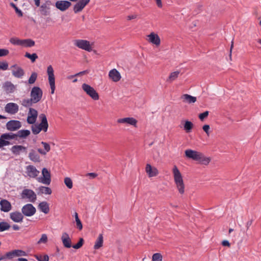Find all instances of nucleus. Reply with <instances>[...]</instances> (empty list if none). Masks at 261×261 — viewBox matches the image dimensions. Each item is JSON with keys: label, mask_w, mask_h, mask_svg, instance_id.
Segmentation results:
<instances>
[{"label": "nucleus", "mask_w": 261, "mask_h": 261, "mask_svg": "<svg viewBox=\"0 0 261 261\" xmlns=\"http://www.w3.org/2000/svg\"><path fill=\"white\" fill-rule=\"evenodd\" d=\"M172 172L177 189L180 194H183L185 192V185L181 174L176 166L173 167Z\"/></svg>", "instance_id": "2"}, {"label": "nucleus", "mask_w": 261, "mask_h": 261, "mask_svg": "<svg viewBox=\"0 0 261 261\" xmlns=\"http://www.w3.org/2000/svg\"><path fill=\"white\" fill-rule=\"evenodd\" d=\"M222 244L224 246H228V247L230 246V243L227 240L223 241L222 242Z\"/></svg>", "instance_id": "60"}, {"label": "nucleus", "mask_w": 261, "mask_h": 261, "mask_svg": "<svg viewBox=\"0 0 261 261\" xmlns=\"http://www.w3.org/2000/svg\"><path fill=\"white\" fill-rule=\"evenodd\" d=\"M51 2L47 1L45 3H42L39 8V12L43 16H48L50 14V6Z\"/></svg>", "instance_id": "11"}, {"label": "nucleus", "mask_w": 261, "mask_h": 261, "mask_svg": "<svg viewBox=\"0 0 261 261\" xmlns=\"http://www.w3.org/2000/svg\"><path fill=\"white\" fill-rule=\"evenodd\" d=\"M74 44L79 48L87 51L90 52L92 50L90 42L86 40H75L74 42Z\"/></svg>", "instance_id": "7"}, {"label": "nucleus", "mask_w": 261, "mask_h": 261, "mask_svg": "<svg viewBox=\"0 0 261 261\" xmlns=\"http://www.w3.org/2000/svg\"><path fill=\"white\" fill-rule=\"evenodd\" d=\"M43 92L41 89L37 86L34 87L31 91V98L34 103L39 102L42 98Z\"/></svg>", "instance_id": "4"}, {"label": "nucleus", "mask_w": 261, "mask_h": 261, "mask_svg": "<svg viewBox=\"0 0 261 261\" xmlns=\"http://www.w3.org/2000/svg\"><path fill=\"white\" fill-rule=\"evenodd\" d=\"M89 2L90 0H80L73 7L74 12L77 13L82 11Z\"/></svg>", "instance_id": "18"}, {"label": "nucleus", "mask_w": 261, "mask_h": 261, "mask_svg": "<svg viewBox=\"0 0 261 261\" xmlns=\"http://www.w3.org/2000/svg\"><path fill=\"white\" fill-rule=\"evenodd\" d=\"M16 86L11 82L7 81L3 84V88L7 94L13 93L16 90Z\"/></svg>", "instance_id": "21"}, {"label": "nucleus", "mask_w": 261, "mask_h": 261, "mask_svg": "<svg viewBox=\"0 0 261 261\" xmlns=\"http://www.w3.org/2000/svg\"><path fill=\"white\" fill-rule=\"evenodd\" d=\"M71 5V3L67 1H58L55 3L56 7L61 11H66Z\"/></svg>", "instance_id": "15"}, {"label": "nucleus", "mask_w": 261, "mask_h": 261, "mask_svg": "<svg viewBox=\"0 0 261 261\" xmlns=\"http://www.w3.org/2000/svg\"><path fill=\"white\" fill-rule=\"evenodd\" d=\"M103 236L102 234H99L94 246L95 249H98L102 246L103 245Z\"/></svg>", "instance_id": "34"}, {"label": "nucleus", "mask_w": 261, "mask_h": 261, "mask_svg": "<svg viewBox=\"0 0 261 261\" xmlns=\"http://www.w3.org/2000/svg\"><path fill=\"white\" fill-rule=\"evenodd\" d=\"M82 87L86 94L90 96L93 100H96L99 99L98 93L93 87L85 83L82 85Z\"/></svg>", "instance_id": "5"}, {"label": "nucleus", "mask_w": 261, "mask_h": 261, "mask_svg": "<svg viewBox=\"0 0 261 261\" xmlns=\"http://www.w3.org/2000/svg\"><path fill=\"white\" fill-rule=\"evenodd\" d=\"M22 198H27L28 201L34 203L37 199V195L35 192L31 189H24L21 195Z\"/></svg>", "instance_id": "6"}, {"label": "nucleus", "mask_w": 261, "mask_h": 261, "mask_svg": "<svg viewBox=\"0 0 261 261\" xmlns=\"http://www.w3.org/2000/svg\"><path fill=\"white\" fill-rule=\"evenodd\" d=\"M38 209L43 213L47 214L49 212V204L46 201L41 202L38 206Z\"/></svg>", "instance_id": "29"}, {"label": "nucleus", "mask_w": 261, "mask_h": 261, "mask_svg": "<svg viewBox=\"0 0 261 261\" xmlns=\"http://www.w3.org/2000/svg\"><path fill=\"white\" fill-rule=\"evenodd\" d=\"M10 69L12 71V75L15 77L21 79L25 74L24 70L17 64L11 66Z\"/></svg>", "instance_id": "10"}, {"label": "nucleus", "mask_w": 261, "mask_h": 261, "mask_svg": "<svg viewBox=\"0 0 261 261\" xmlns=\"http://www.w3.org/2000/svg\"><path fill=\"white\" fill-rule=\"evenodd\" d=\"M12 228L14 230H18L20 229L19 226L16 224L13 225Z\"/></svg>", "instance_id": "64"}, {"label": "nucleus", "mask_w": 261, "mask_h": 261, "mask_svg": "<svg viewBox=\"0 0 261 261\" xmlns=\"http://www.w3.org/2000/svg\"><path fill=\"white\" fill-rule=\"evenodd\" d=\"M26 173L30 177L35 178L39 175L40 172L34 166L29 165L26 167Z\"/></svg>", "instance_id": "19"}, {"label": "nucleus", "mask_w": 261, "mask_h": 261, "mask_svg": "<svg viewBox=\"0 0 261 261\" xmlns=\"http://www.w3.org/2000/svg\"><path fill=\"white\" fill-rule=\"evenodd\" d=\"M38 194L50 195L52 193L51 189L47 187L40 186L38 189Z\"/></svg>", "instance_id": "30"}, {"label": "nucleus", "mask_w": 261, "mask_h": 261, "mask_svg": "<svg viewBox=\"0 0 261 261\" xmlns=\"http://www.w3.org/2000/svg\"><path fill=\"white\" fill-rule=\"evenodd\" d=\"M65 185L68 189H71L73 187V182L70 177H65L64 180Z\"/></svg>", "instance_id": "44"}, {"label": "nucleus", "mask_w": 261, "mask_h": 261, "mask_svg": "<svg viewBox=\"0 0 261 261\" xmlns=\"http://www.w3.org/2000/svg\"><path fill=\"white\" fill-rule=\"evenodd\" d=\"M1 210L4 212H8L12 209L11 203L6 199H2L0 201Z\"/></svg>", "instance_id": "23"}, {"label": "nucleus", "mask_w": 261, "mask_h": 261, "mask_svg": "<svg viewBox=\"0 0 261 261\" xmlns=\"http://www.w3.org/2000/svg\"><path fill=\"white\" fill-rule=\"evenodd\" d=\"M14 250L16 257L24 256L27 255V253L23 250L19 249H15Z\"/></svg>", "instance_id": "47"}, {"label": "nucleus", "mask_w": 261, "mask_h": 261, "mask_svg": "<svg viewBox=\"0 0 261 261\" xmlns=\"http://www.w3.org/2000/svg\"><path fill=\"white\" fill-rule=\"evenodd\" d=\"M11 151L15 155H19L22 152H26V147L22 145H14L11 148Z\"/></svg>", "instance_id": "27"}, {"label": "nucleus", "mask_w": 261, "mask_h": 261, "mask_svg": "<svg viewBox=\"0 0 261 261\" xmlns=\"http://www.w3.org/2000/svg\"><path fill=\"white\" fill-rule=\"evenodd\" d=\"M9 51L7 49H4V48L0 49V57H3V56H6L8 55L9 54Z\"/></svg>", "instance_id": "55"}, {"label": "nucleus", "mask_w": 261, "mask_h": 261, "mask_svg": "<svg viewBox=\"0 0 261 261\" xmlns=\"http://www.w3.org/2000/svg\"><path fill=\"white\" fill-rule=\"evenodd\" d=\"M10 144L9 141L5 140L4 138H2V135L0 137V148L3 147L5 146H7Z\"/></svg>", "instance_id": "49"}, {"label": "nucleus", "mask_w": 261, "mask_h": 261, "mask_svg": "<svg viewBox=\"0 0 261 261\" xmlns=\"http://www.w3.org/2000/svg\"><path fill=\"white\" fill-rule=\"evenodd\" d=\"M31 134L29 130L28 129H22L18 131L16 133L17 137L20 138L25 139L29 136Z\"/></svg>", "instance_id": "31"}, {"label": "nucleus", "mask_w": 261, "mask_h": 261, "mask_svg": "<svg viewBox=\"0 0 261 261\" xmlns=\"http://www.w3.org/2000/svg\"><path fill=\"white\" fill-rule=\"evenodd\" d=\"M41 144H42V145L44 147V150L46 151V153L48 152L50 149L49 145L48 143L44 142H42Z\"/></svg>", "instance_id": "56"}, {"label": "nucleus", "mask_w": 261, "mask_h": 261, "mask_svg": "<svg viewBox=\"0 0 261 261\" xmlns=\"http://www.w3.org/2000/svg\"><path fill=\"white\" fill-rule=\"evenodd\" d=\"M30 159L34 162H38L40 161V156L38 153L34 150H32L29 155Z\"/></svg>", "instance_id": "33"}, {"label": "nucleus", "mask_w": 261, "mask_h": 261, "mask_svg": "<svg viewBox=\"0 0 261 261\" xmlns=\"http://www.w3.org/2000/svg\"><path fill=\"white\" fill-rule=\"evenodd\" d=\"M24 56L30 59L32 62H34L35 60L38 58V56L35 53L30 54L28 53H26Z\"/></svg>", "instance_id": "45"}, {"label": "nucleus", "mask_w": 261, "mask_h": 261, "mask_svg": "<svg viewBox=\"0 0 261 261\" xmlns=\"http://www.w3.org/2000/svg\"><path fill=\"white\" fill-rule=\"evenodd\" d=\"M208 114H209V112L206 111H205L204 112L202 113H201L199 115V118L201 120H203V119L204 118H205L206 117H207L208 115Z\"/></svg>", "instance_id": "54"}, {"label": "nucleus", "mask_w": 261, "mask_h": 261, "mask_svg": "<svg viewBox=\"0 0 261 261\" xmlns=\"http://www.w3.org/2000/svg\"><path fill=\"white\" fill-rule=\"evenodd\" d=\"M145 171L149 177L155 176L159 173L158 169L155 167H152L149 164L146 165Z\"/></svg>", "instance_id": "25"}, {"label": "nucleus", "mask_w": 261, "mask_h": 261, "mask_svg": "<svg viewBox=\"0 0 261 261\" xmlns=\"http://www.w3.org/2000/svg\"><path fill=\"white\" fill-rule=\"evenodd\" d=\"M137 17V15H129L127 17V20H132V19H135Z\"/></svg>", "instance_id": "62"}, {"label": "nucleus", "mask_w": 261, "mask_h": 261, "mask_svg": "<svg viewBox=\"0 0 261 261\" xmlns=\"http://www.w3.org/2000/svg\"><path fill=\"white\" fill-rule=\"evenodd\" d=\"M2 138H4L5 140H9L12 139H15L17 138L16 134H13L12 133H5L2 134Z\"/></svg>", "instance_id": "36"}, {"label": "nucleus", "mask_w": 261, "mask_h": 261, "mask_svg": "<svg viewBox=\"0 0 261 261\" xmlns=\"http://www.w3.org/2000/svg\"><path fill=\"white\" fill-rule=\"evenodd\" d=\"M210 125L207 124L204 125L202 127L203 130L205 132L207 136H209L210 135Z\"/></svg>", "instance_id": "58"}, {"label": "nucleus", "mask_w": 261, "mask_h": 261, "mask_svg": "<svg viewBox=\"0 0 261 261\" xmlns=\"http://www.w3.org/2000/svg\"><path fill=\"white\" fill-rule=\"evenodd\" d=\"M36 212V208L31 203H28L23 205L21 208L23 215L27 217L33 216Z\"/></svg>", "instance_id": "9"}, {"label": "nucleus", "mask_w": 261, "mask_h": 261, "mask_svg": "<svg viewBox=\"0 0 261 261\" xmlns=\"http://www.w3.org/2000/svg\"><path fill=\"white\" fill-rule=\"evenodd\" d=\"M38 74L36 72L32 73L30 77L28 80V83L29 84H33L36 81Z\"/></svg>", "instance_id": "43"}, {"label": "nucleus", "mask_w": 261, "mask_h": 261, "mask_svg": "<svg viewBox=\"0 0 261 261\" xmlns=\"http://www.w3.org/2000/svg\"><path fill=\"white\" fill-rule=\"evenodd\" d=\"M6 128L10 131H15L21 127V123L18 120H12L6 123Z\"/></svg>", "instance_id": "12"}, {"label": "nucleus", "mask_w": 261, "mask_h": 261, "mask_svg": "<svg viewBox=\"0 0 261 261\" xmlns=\"http://www.w3.org/2000/svg\"><path fill=\"white\" fill-rule=\"evenodd\" d=\"M5 260H12L14 257H16L15 256V253L14 252V250H13L11 251L7 252L5 254Z\"/></svg>", "instance_id": "39"}, {"label": "nucleus", "mask_w": 261, "mask_h": 261, "mask_svg": "<svg viewBox=\"0 0 261 261\" xmlns=\"http://www.w3.org/2000/svg\"><path fill=\"white\" fill-rule=\"evenodd\" d=\"M10 219L14 222L21 223L23 219V215L21 213L16 211L10 214Z\"/></svg>", "instance_id": "20"}, {"label": "nucleus", "mask_w": 261, "mask_h": 261, "mask_svg": "<svg viewBox=\"0 0 261 261\" xmlns=\"http://www.w3.org/2000/svg\"><path fill=\"white\" fill-rule=\"evenodd\" d=\"M181 99L182 100V101L184 102H187L188 103H193L196 101V97L194 96H192L188 94H184L181 96Z\"/></svg>", "instance_id": "28"}, {"label": "nucleus", "mask_w": 261, "mask_h": 261, "mask_svg": "<svg viewBox=\"0 0 261 261\" xmlns=\"http://www.w3.org/2000/svg\"><path fill=\"white\" fill-rule=\"evenodd\" d=\"M84 243V239L83 238H80L78 243L75 245L72 246V247L75 249H78L80 248L83 245Z\"/></svg>", "instance_id": "52"}, {"label": "nucleus", "mask_w": 261, "mask_h": 261, "mask_svg": "<svg viewBox=\"0 0 261 261\" xmlns=\"http://www.w3.org/2000/svg\"><path fill=\"white\" fill-rule=\"evenodd\" d=\"M35 45V41L31 39H22L21 46L31 47Z\"/></svg>", "instance_id": "32"}, {"label": "nucleus", "mask_w": 261, "mask_h": 261, "mask_svg": "<svg viewBox=\"0 0 261 261\" xmlns=\"http://www.w3.org/2000/svg\"><path fill=\"white\" fill-rule=\"evenodd\" d=\"M34 256L38 261H49V256L47 254H35Z\"/></svg>", "instance_id": "37"}, {"label": "nucleus", "mask_w": 261, "mask_h": 261, "mask_svg": "<svg viewBox=\"0 0 261 261\" xmlns=\"http://www.w3.org/2000/svg\"><path fill=\"white\" fill-rule=\"evenodd\" d=\"M137 120L133 117H125L120 118L117 120L118 123L127 124L130 125L137 127Z\"/></svg>", "instance_id": "17"}, {"label": "nucleus", "mask_w": 261, "mask_h": 261, "mask_svg": "<svg viewBox=\"0 0 261 261\" xmlns=\"http://www.w3.org/2000/svg\"><path fill=\"white\" fill-rule=\"evenodd\" d=\"M185 153L187 158L197 161L202 165H207L211 161L210 158L206 157L200 151L189 149L185 150Z\"/></svg>", "instance_id": "1"}, {"label": "nucleus", "mask_w": 261, "mask_h": 261, "mask_svg": "<svg viewBox=\"0 0 261 261\" xmlns=\"http://www.w3.org/2000/svg\"><path fill=\"white\" fill-rule=\"evenodd\" d=\"M179 74V71H176L171 72L170 73V75L169 76L167 81L170 82H173V81H174L178 77Z\"/></svg>", "instance_id": "38"}, {"label": "nucleus", "mask_w": 261, "mask_h": 261, "mask_svg": "<svg viewBox=\"0 0 261 261\" xmlns=\"http://www.w3.org/2000/svg\"><path fill=\"white\" fill-rule=\"evenodd\" d=\"M48 238L47 236L44 233L41 235V238L37 242L38 244H45L47 242Z\"/></svg>", "instance_id": "46"}, {"label": "nucleus", "mask_w": 261, "mask_h": 261, "mask_svg": "<svg viewBox=\"0 0 261 261\" xmlns=\"http://www.w3.org/2000/svg\"><path fill=\"white\" fill-rule=\"evenodd\" d=\"M148 41L156 46L161 43V40L158 34L152 32L147 36Z\"/></svg>", "instance_id": "22"}, {"label": "nucleus", "mask_w": 261, "mask_h": 261, "mask_svg": "<svg viewBox=\"0 0 261 261\" xmlns=\"http://www.w3.org/2000/svg\"><path fill=\"white\" fill-rule=\"evenodd\" d=\"M162 255L159 253H155L153 254L152 261H162Z\"/></svg>", "instance_id": "48"}, {"label": "nucleus", "mask_w": 261, "mask_h": 261, "mask_svg": "<svg viewBox=\"0 0 261 261\" xmlns=\"http://www.w3.org/2000/svg\"><path fill=\"white\" fill-rule=\"evenodd\" d=\"M10 6L15 9L16 13H17L19 16H22L23 13L22 11L18 8L15 4H14L13 3H11Z\"/></svg>", "instance_id": "51"}, {"label": "nucleus", "mask_w": 261, "mask_h": 261, "mask_svg": "<svg viewBox=\"0 0 261 261\" xmlns=\"http://www.w3.org/2000/svg\"><path fill=\"white\" fill-rule=\"evenodd\" d=\"M42 177L38 178V181L43 184L49 185L51 182V175L50 172L46 168H43L42 170Z\"/></svg>", "instance_id": "8"}, {"label": "nucleus", "mask_w": 261, "mask_h": 261, "mask_svg": "<svg viewBox=\"0 0 261 261\" xmlns=\"http://www.w3.org/2000/svg\"><path fill=\"white\" fill-rule=\"evenodd\" d=\"M193 127V124L192 122L186 120L184 125V129L187 133H190Z\"/></svg>", "instance_id": "35"}, {"label": "nucleus", "mask_w": 261, "mask_h": 261, "mask_svg": "<svg viewBox=\"0 0 261 261\" xmlns=\"http://www.w3.org/2000/svg\"><path fill=\"white\" fill-rule=\"evenodd\" d=\"M75 222H76V227L77 228L79 229V230H82V228H83V225H82V223L80 220V219H77L76 218V220H75Z\"/></svg>", "instance_id": "57"}, {"label": "nucleus", "mask_w": 261, "mask_h": 261, "mask_svg": "<svg viewBox=\"0 0 261 261\" xmlns=\"http://www.w3.org/2000/svg\"><path fill=\"white\" fill-rule=\"evenodd\" d=\"M38 151L41 154L45 155L46 154V151L44 150H42V149L39 148L38 149Z\"/></svg>", "instance_id": "63"}, {"label": "nucleus", "mask_w": 261, "mask_h": 261, "mask_svg": "<svg viewBox=\"0 0 261 261\" xmlns=\"http://www.w3.org/2000/svg\"><path fill=\"white\" fill-rule=\"evenodd\" d=\"M34 103L33 102V100L31 98L30 99H24L22 100L21 104L25 107H30L32 104Z\"/></svg>", "instance_id": "42"}, {"label": "nucleus", "mask_w": 261, "mask_h": 261, "mask_svg": "<svg viewBox=\"0 0 261 261\" xmlns=\"http://www.w3.org/2000/svg\"><path fill=\"white\" fill-rule=\"evenodd\" d=\"M8 68V64L6 62H0V69L6 70Z\"/></svg>", "instance_id": "53"}, {"label": "nucleus", "mask_w": 261, "mask_h": 261, "mask_svg": "<svg viewBox=\"0 0 261 261\" xmlns=\"http://www.w3.org/2000/svg\"><path fill=\"white\" fill-rule=\"evenodd\" d=\"M38 112L35 109L30 108L28 114L27 122L29 124H33L37 120Z\"/></svg>", "instance_id": "13"}, {"label": "nucleus", "mask_w": 261, "mask_h": 261, "mask_svg": "<svg viewBox=\"0 0 261 261\" xmlns=\"http://www.w3.org/2000/svg\"><path fill=\"white\" fill-rule=\"evenodd\" d=\"M19 110V106L17 103L14 102L8 103L5 107V111L10 114L14 115L17 113Z\"/></svg>", "instance_id": "14"}, {"label": "nucleus", "mask_w": 261, "mask_h": 261, "mask_svg": "<svg viewBox=\"0 0 261 261\" xmlns=\"http://www.w3.org/2000/svg\"><path fill=\"white\" fill-rule=\"evenodd\" d=\"M46 72L48 75V83L51 89V94H53L55 93L56 86L54 70L51 65L47 66Z\"/></svg>", "instance_id": "3"}, {"label": "nucleus", "mask_w": 261, "mask_h": 261, "mask_svg": "<svg viewBox=\"0 0 261 261\" xmlns=\"http://www.w3.org/2000/svg\"><path fill=\"white\" fill-rule=\"evenodd\" d=\"M109 77L114 82L120 81L121 76L119 71L116 69L111 70L109 73Z\"/></svg>", "instance_id": "24"}, {"label": "nucleus", "mask_w": 261, "mask_h": 261, "mask_svg": "<svg viewBox=\"0 0 261 261\" xmlns=\"http://www.w3.org/2000/svg\"><path fill=\"white\" fill-rule=\"evenodd\" d=\"M22 40L17 37H13L10 39L9 41L13 45L21 46Z\"/></svg>", "instance_id": "40"}, {"label": "nucleus", "mask_w": 261, "mask_h": 261, "mask_svg": "<svg viewBox=\"0 0 261 261\" xmlns=\"http://www.w3.org/2000/svg\"><path fill=\"white\" fill-rule=\"evenodd\" d=\"M11 226L9 224L6 222H0V232H2L8 230Z\"/></svg>", "instance_id": "41"}, {"label": "nucleus", "mask_w": 261, "mask_h": 261, "mask_svg": "<svg viewBox=\"0 0 261 261\" xmlns=\"http://www.w3.org/2000/svg\"><path fill=\"white\" fill-rule=\"evenodd\" d=\"M32 130L34 134H38L41 130L37 124H34L32 126Z\"/></svg>", "instance_id": "50"}, {"label": "nucleus", "mask_w": 261, "mask_h": 261, "mask_svg": "<svg viewBox=\"0 0 261 261\" xmlns=\"http://www.w3.org/2000/svg\"><path fill=\"white\" fill-rule=\"evenodd\" d=\"M156 4L159 8H162L163 6L161 0H155Z\"/></svg>", "instance_id": "61"}, {"label": "nucleus", "mask_w": 261, "mask_h": 261, "mask_svg": "<svg viewBox=\"0 0 261 261\" xmlns=\"http://www.w3.org/2000/svg\"><path fill=\"white\" fill-rule=\"evenodd\" d=\"M39 118L41 120V122L37 124L40 130L44 132H46L48 127V124L46 117L44 114H41L39 116Z\"/></svg>", "instance_id": "16"}, {"label": "nucleus", "mask_w": 261, "mask_h": 261, "mask_svg": "<svg viewBox=\"0 0 261 261\" xmlns=\"http://www.w3.org/2000/svg\"><path fill=\"white\" fill-rule=\"evenodd\" d=\"M86 176H88L90 178L93 179L97 176V174L95 173H88L86 174Z\"/></svg>", "instance_id": "59"}, {"label": "nucleus", "mask_w": 261, "mask_h": 261, "mask_svg": "<svg viewBox=\"0 0 261 261\" xmlns=\"http://www.w3.org/2000/svg\"><path fill=\"white\" fill-rule=\"evenodd\" d=\"M61 240L65 247L69 248L71 247V240L67 232H63L62 233Z\"/></svg>", "instance_id": "26"}]
</instances>
